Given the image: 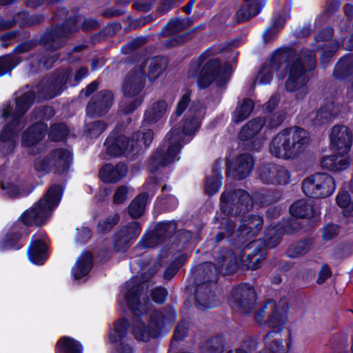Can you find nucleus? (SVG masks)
<instances>
[{
    "instance_id": "nucleus-1",
    "label": "nucleus",
    "mask_w": 353,
    "mask_h": 353,
    "mask_svg": "<svg viewBox=\"0 0 353 353\" xmlns=\"http://www.w3.org/2000/svg\"><path fill=\"white\" fill-rule=\"evenodd\" d=\"M190 112L192 114L185 121L182 132H180L178 128H173L167 134L162 148L157 150L150 160V164L152 169L157 168L159 165H168L179 160L177 155L181 147L182 137L194 133L199 129L201 119L204 115V110L201 106H191Z\"/></svg>"
},
{
    "instance_id": "nucleus-2",
    "label": "nucleus",
    "mask_w": 353,
    "mask_h": 353,
    "mask_svg": "<svg viewBox=\"0 0 353 353\" xmlns=\"http://www.w3.org/2000/svg\"><path fill=\"white\" fill-rule=\"evenodd\" d=\"M62 193L60 185L52 186L39 201L27 210L21 219L26 225H41L50 217L51 212L58 205Z\"/></svg>"
},
{
    "instance_id": "nucleus-3",
    "label": "nucleus",
    "mask_w": 353,
    "mask_h": 353,
    "mask_svg": "<svg viewBox=\"0 0 353 353\" xmlns=\"http://www.w3.org/2000/svg\"><path fill=\"white\" fill-rule=\"evenodd\" d=\"M152 131L147 130L146 131L137 132L133 134L130 144L126 137L119 135L116 138L112 136L109 137L106 139L105 145L108 154L112 157H119L143 146H148L152 143Z\"/></svg>"
},
{
    "instance_id": "nucleus-4",
    "label": "nucleus",
    "mask_w": 353,
    "mask_h": 353,
    "mask_svg": "<svg viewBox=\"0 0 353 353\" xmlns=\"http://www.w3.org/2000/svg\"><path fill=\"white\" fill-rule=\"evenodd\" d=\"M33 99V94L26 92L17 101V112L15 115L12 116L10 119L12 123L5 127L0 134V141L4 144L3 147L8 146L10 149H12L15 146V137L23 127V124L19 121V117L30 108Z\"/></svg>"
},
{
    "instance_id": "nucleus-5",
    "label": "nucleus",
    "mask_w": 353,
    "mask_h": 353,
    "mask_svg": "<svg viewBox=\"0 0 353 353\" xmlns=\"http://www.w3.org/2000/svg\"><path fill=\"white\" fill-rule=\"evenodd\" d=\"M70 161V152L67 149L58 148L46 157L37 158L34 166L38 172L53 171L56 174H63L68 170Z\"/></svg>"
},
{
    "instance_id": "nucleus-6",
    "label": "nucleus",
    "mask_w": 353,
    "mask_h": 353,
    "mask_svg": "<svg viewBox=\"0 0 353 353\" xmlns=\"http://www.w3.org/2000/svg\"><path fill=\"white\" fill-rule=\"evenodd\" d=\"M144 86V76L141 70L130 74L125 79L123 92L125 97L122 106L123 111L125 113H130L139 107L142 101L141 97H139V94Z\"/></svg>"
},
{
    "instance_id": "nucleus-7",
    "label": "nucleus",
    "mask_w": 353,
    "mask_h": 353,
    "mask_svg": "<svg viewBox=\"0 0 353 353\" xmlns=\"http://www.w3.org/2000/svg\"><path fill=\"white\" fill-rule=\"evenodd\" d=\"M336 189L334 179L324 173H316L306 178L303 190L309 196L324 198L331 195Z\"/></svg>"
},
{
    "instance_id": "nucleus-8",
    "label": "nucleus",
    "mask_w": 353,
    "mask_h": 353,
    "mask_svg": "<svg viewBox=\"0 0 353 353\" xmlns=\"http://www.w3.org/2000/svg\"><path fill=\"white\" fill-rule=\"evenodd\" d=\"M232 71L233 68L230 65L225 64L221 68L217 60H210L202 70L199 85L201 88H204L214 82L217 86H222L228 81Z\"/></svg>"
},
{
    "instance_id": "nucleus-9",
    "label": "nucleus",
    "mask_w": 353,
    "mask_h": 353,
    "mask_svg": "<svg viewBox=\"0 0 353 353\" xmlns=\"http://www.w3.org/2000/svg\"><path fill=\"white\" fill-rule=\"evenodd\" d=\"M288 79L285 87L288 92H298L300 97L306 94L305 84L307 81L305 70L299 60L288 63L286 66Z\"/></svg>"
},
{
    "instance_id": "nucleus-10",
    "label": "nucleus",
    "mask_w": 353,
    "mask_h": 353,
    "mask_svg": "<svg viewBox=\"0 0 353 353\" xmlns=\"http://www.w3.org/2000/svg\"><path fill=\"white\" fill-rule=\"evenodd\" d=\"M284 137L289 138L287 147L290 148L291 159L297 157L303 152L309 143L308 133L299 128L283 130Z\"/></svg>"
},
{
    "instance_id": "nucleus-11",
    "label": "nucleus",
    "mask_w": 353,
    "mask_h": 353,
    "mask_svg": "<svg viewBox=\"0 0 353 353\" xmlns=\"http://www.w3.org/2000/svg\"><path fill=\"white\" fill-rule=\"evenodd\" d=\"M216 263H205L202 265L203 271L210 270L215 279V273L221 271L224 267L225 274H232L237 268V263L234 254L231 250L219 252L215 256Z\"/></svg>"
},
{
    "instance_id": "nucleus-12",
    "label": "nucleus",
    "mask_w": 353,
    "mask_h": 353,
    "mask_svg": "<svg viewBox=\"0 0 353 353\" xmlns=\"http://www.w3.org/2000/svg\"><path fill=\"white\" fill-rule=\"evenodd\" d=\"M332 150L339 154H346L352 143V134L345 126L336 125L332 128L330 134Z\"/></svg>"
},
{
    "instance_id": "nucleus-13",
    "label": "nucleus",
    "mask_w": 353,
    "mask_h": 353,
    "mask_svg": "<svg viewBox=\"0 0 353 353\" xmlns=\"http://www.w3.org/2000/svg\"><path fill=\"white\" fill-rule=\"evenodd\" d=\"M47 125L38 123L29 128L22 136V144L28 148V152L36 154L40 151L39 142L43 139Z\"/></svg>"
},
{
    "instance_id": "nucleus-14",
    "label": "nucleus",
    "mask_w": 353,
    "mask_h": 353,
    "mask_svg": "<svg viewBox=\"0 0 353 353\" xmlns=\"http://www.w3.org/2000/svg\"><path fill=\"white\" fill-rule=\"evenodd\" d=\"M259 176L263 183L268 184H285L288 183L290 176L283 167L276 165H267L259 169Z\"/></svg>"
},
{
    "instance_id": "nucleus-15",
    "label": "nucleus",
    "mask_w": 353,
    "mask_h": 353,
    "mask_svg": "<svg viewBox=\"0 0 353 353\" xmlns=\"http://www.w3.org/2000/svg\"><path fill=\"white\" fill-rule=\"evenodd\" d=\"M113 95L110 91L99 92L88 103L86 112L90 116H102L105 114L112 104Z\"/></svg>"
},
{
    "instance_id": "nucleus-16",
    "label": "nucleus",
    "mask_w": 353,
    "mask_h": 353,
    "mask_svg": "<svg viewBox=\"0 0 353 353\" xmlns=\"http://www.w3.org/2000/svg\"><path fill=\"white\" fill-rule=\"evenodd\" d=\"M163 319V317L161 312H154L151 316L149 328L142 321L137 320L134 322L133 330L136 338L140 341H148L151 336H154L155 331L159 327Z\"/></svg>"
},
{
    "instance_id": "nucleus-17",
    "label": "nucleus",
    "mask_w": 353,
    "mask_h": 353,
    "mask_svg": "<svg viewBox=\"0 0 353 353\" xmlns=\"http://www.w3.org/2000/svg\"><path fill=\"white\" fill-rule=\"evenodd\" d=\"M234 307L243 312H250V305L255 298L254 290L248 284L241 285L233 290Z\"/></svg>"
},
{
    "instance_id": "nucleus-18",
    "label": "nucleus",
    "mask_w": 353,
    "mask_h": 353,
    "mask_svg": "<svg viewBox=\"0 0 353 353\" xmlns=\"http://www.w3.org/2000/svg\"><path fill=\"white\" fill-rule=\"evenodd\" d=\"M168 109L166 101L160 100L152 103L145 112L143 125H150L161 122L165 117Z\"/></svg>"
},
{
    "instance_id": "nucleus-19",
    "label": "nucleus",
    "mask_w": 353,
    "mask_h": 353,
    "mask_svg": "<svg viewBox=\"0 0 353 353\" xmlns=\"http://www.w3.org/2000/svg\"><path fill=\"white\" fill-rule=\"evenodd\" d=\"M216 288V283H203L199 286L196 297L199 305L207 308H213L219 305L216 296L212 292Z\"/></svg>"
},
{
    "instance_id": "nucleus-20",
    "label": "nucleus",
    "mask_w": 353,
    "mask_h": 353,
    "mask_svg": "<svg viewBox=\"0 0 353 353\" xmlns=\"http://www.w3.org/2000/svg\"><path fill=\"white\" fill-rule=\"evenodd\" d=\"M128 174V168L123 163L106 164L100 172V177L105 183H116Z\"/></svg>"
},
{
    "instance_id": "nucleus-21",
    "label": "nucleus",
    "mask_w": 353,
    "mask_h": 353,
    "mask_svg": "<svg viewBox=\"0 0 353 353\" xmlns=\"http://www.w3.org/2000/svg\"><path fill=\"white\" fill-rule=\"evenodd\" d=\"M253 167V159L248 154L241 155L230 168V174L237 179L248 176Z\"/></svg>"
},
{
    "instance_id": "nucleus-22",
    "label": "nucleus",
    "mask_w": 353,
    "mask_h": 353,
    "mask_svg": "<svg viewBox=\"0 0 353 353\" xmlns=\"http://www.w3.org/2000/svg\"><path fill=\"white\" fill-rule=\"evenodd\" d=\"M236 194H239V201L236 204V210L234 212L235 214L237 213H244L249 210L252 208V198L251 196L245 192H231L225 191L221 195V200L222 203H228L230 201H232Z\"/></svg>"
},
{
    "instance_id": "nucleus-23",
    "label": "nucleus",
    "mask_w": 353,
    "mask_h": 353,
    "mask_svg": "<svg viewBox=\"0 0 353 353\" xmlns=\"http://www.w3.org/2000/svg\"><path fill=\"white\" fill-rule=\"evenodd\" d=\"M289 138L284 137L283 130L277 134L270 143V152L275 157L290 159V148L287 147Z\"/></svg>"
},
{
    "instance_id": "nucleus-24",
    "label": "nucleus",
    "mask_w": 353,
    "mask_h": 353,
    "mask_svg": "<svg viewBox=\"0 0 353 353\" xmlns=\"http://www.w3.org/2000/svg\"><path fill=\"white\" fill-rule=\"evenodd\" d=\"M262 224L263 220L259 216H248L241 220L238 232L242 238L252 236L261 230Z\"/></svg>"
},
{
    "instance_id": "nucleus-25",
    "label": "nucleus",
    "mask_w": 353,
    "mask_h": 353,
    "mask_svg": "<svg viewBox=\"0 0 353 353\" xmlns=\"http://www.w3.org/2000/svg\"><path fill=\"white\" fill-rule=\"evenodd\" d=\"M46 250V245L42 241H32L27 252L28 259L34 264H42L48 257Z\"/></svg>"
},
{
    "instance_id": "nucleus-26",
    "label": "nucleus",
    "mask_w": 353,
    "mask_h": 353,
    "mask_svg": "<svg viewBox=\"0 0 353 353\" xmlns=\"http://www.w3.org/2000/svg\"><path fill=\"white\" fill-rule=\"evenodd\" d=\"M135 284V281L132 280L128 281L125 283L124 288L122 290V293L125 296L126 301L134 312H137L140 310L143 311L145 310L143 305H141L140 303H138L139 300L137 296V289Z\"/></svg>"
},
{
    "instance_id": "nucleus-27",
    "label": "nucleus",
    "mask_w": 353,
    "mask_h": 353,
    "mask_svg": "<svg viewBox=\"0 0 353 353\" xmlns=\"http://www.w3.org/2000/svg\"><path fill=\"white\" fill-rule=\"evenodd\" d=\"M92 267V256L90 252H83L77 259L75 265L72 268V275L74 279H79L85 276Z\"/></svg>"
},
{
    "instance_id": "nucleus-28",
    "label": "nucleus",
    "mask_w": 353,
    "mask_h": 353,
    "mask_svg": "<svg viewBox=\"0 0 353 353\" xmlns=\"http://www.w3.org/2000/svg\"><path fill=\"white\" fill-rule=\"evenodd\" d=\"M345 154H339L338 156H330L324 157L322 165L324 168L332 171H340L346 169L350 165V159L345 156Z\"/></svg>"
},
{
    "instance_id": "nucleus-29",
    "label": "nucleus",
    "mask_w": 353,
    "mask_h": 353,
    "mask_svg": "<svg viewBox=\"0 0 353 353\" xmlns=\"http://www.w3.org/2000/svg\"><path fill=\"white\" fill-rule=\"evenodd\" d=\"M261 0H244L237 14L241 21H245L256 15L261 10Z\"/></svg>"
},
{
    "instance_id": "nucleus-30",
    "label": "nucleus",
    "mask_w": 353,
    "mask_h": 353,
    "mask_svg": "<svg viewBox=\"0 0 353 353\" xmlns=\"http://www.w3.org/2000/svg\"><path fill=\"white\" fill-rule=\"evenodd\" d=\"M339 112V107L333 103H327L316 113L315 124H321L331 121Z\"/></svg>"
},
{
    "instance_id": "nucleus-31",
    "label": "nucleus",
    "mask_w": 353,
    "mask_h": 353,
    "mask_svg": "<svg viewBox=\"0 0 353 353\" xmlns=\"http://www.w3.org/2000/svg\"><path fill=\"white\" fill-rule=\"evenodd\" d=\"M290 212L297 218L310 217L314 213L312 204L304 199L299 200L291 205Z\"/></svg>"
},
{
    "instance_id": "nucleus-32",
    "label": "nucleus",
    "mask_w": 353,
    "mask_h": 353,
    "mask_svg": "<svg viewBox=\"0 0 353 353\" xmlns=\"http://www.w3.org/2000/svg\"><path fill=\"white\" fill-rule=\"evenodd\" d=\"M262 119H256L249 121L240 131L239 139L243 141L252 138L258 134L264 125Z\"/></svg>"
},
{
    "instance_id": "nucleus-33",
    "label": "nucleus",
    "mask_w": 353,
    "mask_h": 353,
    "mask_svg": "<svg viewBox=\"0 0 353 353\" xmlns=\"http://www.w3.org/2000/svg\"><path fill=\"white\" fill-rule=\"evenodd\" d=\"M57 353H82L80 343L72 338L62 337L57 345Z\"/></svg>"
},
{
    "instance_id": "nucleus-34",
    "label": "nucleus",
    "mask_w": 353,
    "mask_h": 353,
    "mask_svg": "<svg viewBox=\"0 0 353 353\" xmlns=\"http://www.w3.org/2000/svg\"><path fill=\"white\" fill-rule=\"evenodd\" d=\"M148 200V194L142 193L139 194L130 203L128 207V212L132 218H138L145 211V205Z\"/></svg>"
},
{
    "instance_id": "nucleus-35",
    "label": "nucleus",
    "mask_w": 353,
    "mask_h": 353,
    "mask_svg": "<svg viewBox=\"0 0 353 353\" xmlns=\"http://www.w3.org/2000/svg\"><path fill=\"white\" fill-rule=\"evenodd\" d=\"M167 66V61L162 57L152 59L149 65L148 79L154 81L164 72Z\"/></svg>"
},
{
    "instance_id": "nucleus-36",
    "label": "nucleus",
    "mask_w": 353,
    "mask_h": 353,
    "mask_svg": "<svg viewBox=\"0 0 353 353\" xmlns=\"http://www.w3.org/2000/svg\"><path fill=\"white\" fill-rule=\"evenodd\" d=\"M129 323L125 320L117 321L114 328L111 330L108 340L112 343H119L127 334Z\"/></svg>"
},
{
    "instance_id": "nucleus-37",
    "label": "nucleus",
    "mask_w": 353,
    "mask_h": 353,
    "mask_svg": "<svg viewBox=\"0 0 353 353\" xmlns=\"http://www.w3.org/2000/svg\"><path fill=\"white\" fill-rule=\"evenodd\" d=\"M254 108L253 102L250 99H244L233 113V120L236 123L241 122L248 117Z\"/></svg>"
},
{
    "instance_id": "nucleus-38",
    "label": "nucleus",
    "mask_w": 353,
    "mask_h": 353,
    "mask_svg": "<svg viewBox=\"0 0 353 353\" xmlns=\"http://www.w3.org/2000/svg\"><path fill=\"white\" fill-rule=\"evenodd\" d=\"M79 22L80 21L76 19H70L61 27L57 28L54 30V34H59V37H68L71 33L77 30Z\"/></svg>"
},
{
    "instance_id": "nucleus-39",
    "label": "nucleus",
    "mask_w": 353,
    "mask_h": 353,
    "mask_svg": "<svg viewBox=\"0 0 353 353\" xmlns=\"http://www.w3.org/2000/svg\"><path fill=\"white\" fill-rule=\"evenodd\" d=\"M190 23L185 21L184 19H176L171 20L164 27L163 31L167 32H164L163 34L169 35L179 32L183 28L188 27Z\"/></svg>"
},
{
    "instance_id": "nucleus-40",
    "label": "nucleus",
    "mask_w": 353,
    "mask_h": 353,
    "mask_svg": "<svg viewBox=\"0 0 353 353\" xmlns=\"http://www.w3.org/2000/svg\"><path fill=\"white\" fill-rule=\"evenodd\" d=\"M141 228L137 222H132L120 231L121 236L125 240L134 239L138 236Z\"/></svg>"
},
{
    "instance_id": "nucleus-41",
    "label": "nucleus",
    "mask_w": 353,
    "mask_h": 353,
    "mask_svg": "<svg viewBox=\"0 0 353 353\" xmlns=\"http://www.w3.org/2000/svg\"><path fill=\"white\" fill-rule=\"evenodd\" d=\"M310 248L308 241H301L288 248V253L292 257H296L304 254Z\"/></svg>"
},
{
    "instance_id": "nucleus-42",
    "label": "nucleus",
    "mask_w": 353,
    "mask_h": 353,
    "mask_svg": "<svg viewBox=\"0 0 353 353\" xmlns=\"http://www.w3.org/2000/svg\"><path fill=\"white\" fill-rule=\"evenodd\" d=\"M105 124L102 121H95L86 125L85 129L88 136L90 138L97 137L105 129Z\"/></svg>"
},
{
    "instance_id": "nucleus-43",
    "label": "nucleus",
    "mask_w": 353,
    "mask_h": 353,
    "mask_svg": "<svg viewBox=\"0 0 353 353\" xmlns=\"http://www.w3.org/2000/svg\"><path fill=\"white\" fill-rule=\"evenodd\" d=\"M2 189L7 195L14 197L20 194L21 188L19 183L3 181L1 183Z\"/></svg>"
},
{
    "instance_id": "nucleus-44",
    "label": "nucleus",
    "mask_w": 353,
    "mask_h": 353,
    "mask_svg": "<svg viewBox=\"0 0 353 353\" xmlns=\"http://www.w3.org/2000/svg\"><path fill=\"white\" fill-rule=\"evenodd\" d=\"M68 130L65 125L58 124L52 128L50 137L54 141H60L68 134Z\"/></svg>"
},
{
    "instance_id": "nucleus-45",
    "label": "nucleus",
    "mask_w": 353,
    "mask_h": 353,
    "mask_svg": "<svg viewBox=\"0 0 353 353\" xmlns=\"http://www.w3.org/2000/svg\"><path fill=\"white\" fill-rule=\"evenodd\" d=\"M17 63H14L13 58L10 56H5L0 58V76L6 72L12 70Z\"/></svg>"
},
{
    "instance_id": "nucleus-46",
    "label": "nucleus",
    "mask_w": 353,
    "mask_h": 353,
    "mask_svg": "<svg viewBox=\"0 0 353 353\" xmlns=\"http://www.w3.org/2000/svg\"><path fill=\"white\" fill-rule=\"evenodd\" d=\"M339 234V228L334 224L326 225L322 232V237L324 240L328 241L337 236Z\"/></svg>"
},
{
    "instance_id": "nucleus-47",
    "label": "nucleus",
    "mask_w": 353,
    "mask_h": 353,
    "mask_svg": "<svg viewBox=\"0 0 353 353\" xmlns=\"http://www.w3.org/2000/svg\"><path fill=\"white\" fill-rule=\"evenodd\" d=\"M188 327L185 322H181L174 335L173 341H172V346L174 345V341L182 340L188 334Z\"/></svg>"
},
{
    "instance_id": "nucleus-48",
    "label": "nucleus",
    "mask_w": 353,
    "mask_h": 353,
    "mask_svg": "<svg viewBox=\"0 0 353 353\" xmlns=\"http://www.w3.org/2000/svg\"><path fill=\"white\" fill-rule=\"evenodd\" d=\"M129 189L127 186H120L114 195L113 201L114 203L119 204L125 201L128 198Z\"/></svg>"
},
{
    "instance_id": "nucleus-49",
    "label": "nucleus",
    "mask_w": 353,
    "mask_h": 353,
    "mask_svg": "<svg viewBox=\"0 0 353 353\" xmlns=\"http://www.w3.org/2000/svg\"><path fill=\"white\" fill-rule=\"evenodd\" d=\"M336 203L343 210H346L351 203L349 193L346 191H341L336 196Z\"/></svg>"
},
{
    "instance_id": "nucleus-50",
    "label": "nucleus",
    "mask_w": 353,
    "mask_h": 353,
    "mask_svg": "<svg viewBox=\"0 0 353 353\" xmlns=\"http://www.w3.org/2000/svg\"><path fill=\"white\" fill-rule=\"evenodd\" d=\"M180 263L179 259L177 258H174L170 265L165 270L164 278L168 280L172 279L178 271Z\"/></svg>"
},
{
    "instance_id": "nucleus-51",
    "label": "nucleus",
    "mask_w": 353,
    "mask_h": 353,
    "mask_svg": "<svg viewBox=\"0 0 353 353\" xmlns=\"http://www.w3.org/2000/svg\"><path fill=\"white\" fill-rule=\"evenodd\" d=\"M220 179H207L206 191L209 194H213L218 191L221 186Z\"/></svg>"
},
{
    "instance_id": "nucleus-52",
    "label": "nucleus",
    "mask_w": 353,
    "mask_h": 353,
    "mask_svg": "<svg viewBox=\"0 0 353 353\" xmlns=\"http://www.w3.org/2000/svg\"><path fill=\"white\" fill-rule=\"evenodd\" d=\"M270 69L268 67H263L259 72L256 81L260 84H266L271 80Z\"/></svg>"
},
{
    "instance_id": "nucleus-53",
    "label": "nucleus",
    "mask_w": 353,
    "mask_h": 353,
    "mask_svg": "<svg viewBox=\"0 0 353 353\" xmlns=\"http://www.w3.org/2000/svg\"><path fill=\"white\" fill-rule=\"evenodd\" d=\"M190 101V94L189 93H186L181 97V100L179 101L176 109L175 111V116H180L183 111L186 109Z\"/></svg>"
},
{
    "instance_id": "nucleus-54",
    "label": "nucleus",
    "mask_w": 353,
    "mask_h": 353,
    "mask_svg": "<svg viewBox=\"0 0 353 353\" xmlns=\"http://www.w3.org/2000/svg\"><path fill=\"white\" fill-rule=\"evenodd\" d=\"M119 216L118 214H114L110 217H108L106 220H105L103 223H100L99 225V230L103 232L106 230L111 228L113 225H114L117 221H119Z\"/></svg>"
},
{
    "instance_id": "nucleus-55",
    "label": "nucleus",
    "mask_w": 353,
    "mask_h": 353,
    "mask_svg": "<svg viewBox=\"0 0 353 353\" xmlns=\"http://www.w3.org/2000/svg\"><path fill=\"white\" fill-rule=\"evenodd\" d=\"M331 276V271L326 264H323L319 272L317 283L321 284L324 283Z\"/></svg>"
},
{
    "instance_id": "nucleus-56",
    "label": "nucleus",
    "mask_w": 353,
    "mask_h": 353,
    "mask_svg": "<svg viewBox=\"0 0 353 353\" xmlns=\"http://www.w3.org/2000/svg\"><path fill=\"white\" fill-rule=\"evenodd\" d=\"M153 299L155 302L158 303H163L167 296V292L164 288H157L153 292Z\"/></svg>"
},
{
    "instance_id": "nucleus-57",
    "label": "nucleus",
    "mask_w": 353,
    "mask_h": 353,
    "mask_svg": "<svg viewBox=\"0 0 353 353\" xmlns=\"http://www.w3.org/2000/svg\"><path fill=\"white\" fill-rule=\"evenodd\" d=\"M66 81V79L65 77L63 76V77H59L56 81L53 84V87H54V92L52 94H51L49 97L51 98V97H54V96L59 94L61 93V92L63 90V85L65 84Z\"/></svg>"
},
{
    "instance_id": "nucleus-58",
    "label": "nucleus",
    "mask_w": 353,
    "mask_h": 353,
    "mask_svg": "<svg viewBox=\"0 0 353 353\" xmlns=\"http://www.w3.org/2000/svg\"><path fill=\"white\" fill-rule=\"evenodd\" d=\"M333 34V29L330 27H327L322 29L317 34L316 39L318 40H327L332 37Z\"/></svg>"
},
{
    "instance_id": "nucleus-59",
    "label": "nucleus",
    "mask_w": 353,
    "mask_h": 353,
    "mask_svg": "<svg viewBox=\"0 0 353 353\" xmlns=\"http://www.w3.org/2000/svg\"><path fill=\"white\" fill-rule=\"evenodd\" d=\"M157 236L155 234H151L148 237L144 238L140 243L141 246L144 248H151L154 245Z\"/></svg>"
},
{
    "instance_id": "nucleus-60",
    "label": "nucleus",
    "mask_w": 353,
    "mask_h": 353,
    "mask_svg": "<svg viewBox=\"0 0 353 353\" xmlns=\"http://www.w3.org/2000/svg\"><path fill=\"white\" fill-rule=\"evenodd\" d=\"M98 27L97 22L94 19H88L83 22V28L87 30L96 29Z\"/></svg>"
},
{
    "instance_id": "nucleus-61",
    "label": "nucleus",
    "mask_w": 353,
    "mask_h": 353,
    "mask_svg": "<svg viewBox=\"0 0 353 353\" xmlns=\"http://www.w3.org/2000/svg\"><path fill=\"white\" fill-rule=\"evenodd\" d=\"M172 258L173 255L171 254V253H168L167 250H161L159 256V260L162 263L165 262L166 259H168V260H171Z\"/></svg>"
},
{
    "instance_id": "nucleus-62",
    "label": "nucleus",
    "mask_w": 353,
    "mask_h": 353,
    "mask_svg": "<svg viewBox=\"0 0 353 353\" xmlns=\"http://www.w3.org/2000/svg\"><path fill=\"white\" fill-rule=\"evenodd\" d=\"M97 88V83L96 82H92L90 85L87 86L85 90H83L81 92L84 93L85 97L89 96L92 94L94 90Z\"/></svg>"
},
{
    "instance_id": "nucleus-63",
    "label": "nucleus",
    "mask_w": 353,
    "mask_h": 353,
    "mask_svg": "<svg viewBox=\"0 0 353 353\" xmlns=\"http://www.w3.org/2000/svg\"><path fill=\"white\" fill-rule=\"evenodd\" d=\"M274 119H275V121L270 122L268 124V127H269V128H274V127L278 126L283 121V117H280L279 115L274 114L272 116V120H274Z\"/></svg>"
},
{
    "instance_id": "nucleus-64",
    "label": "nucleus",
    "mask_w": 353,
    "mask_h": 353,
    "mask_svg": "<svg viewBox=\"0 0 353 353\" xmlns=\"http://www.w3.org/2000/svg\"><path fill=\"white\" fill-rule=\"evenodd\" d=\"M157 185V182L156 179L153 178H150L148 180V181L145 184V189L148 191H152L156 188Z\"/></svg>"
}]
</instances>
